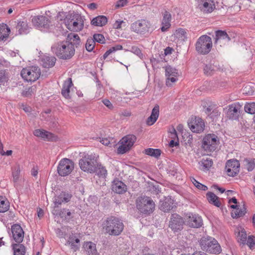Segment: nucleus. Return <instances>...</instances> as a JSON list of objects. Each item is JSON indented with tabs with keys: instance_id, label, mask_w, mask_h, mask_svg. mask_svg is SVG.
<instances>
[{
	"instance_id": "1",
	"label": "nucleus",
	"mask_w": 255,
	"mask_h": 255,
	"mask_svg": "<svg viewBox=\"0 0 255 255\" xmlns=\"http://www.w3.org/2000/svg\"><path fill=\"white\" fill-rule=\"evenodd\" d=\"M52 52L59 59L68 60L71 59L75 54V48L73 44L68 41H63L55 43L51 47Z\"/></svg>"
},
{
	"instance_id": "2",
	"label": "nucleus",
	"mask_w": 255,
	"mask_h": 255,
	"mask_svg": "<svg viewBox=\"0 0 255 255\" xmlns=\"http://www.w3.org/2000/svg\"><path fill=\"white\" fill-rule=\"evenodd\" d=\"M103 228L106 232L112 236H118L124 230V224L122 220L115 216H109L103 222Z\"/></svg>"
},
{
	"instance_id": "3",
	"label": "nucleus",
	"mask_w": 255,
	"mask_h": 255,
	"mask_svg": "<svg viewBox=\"0 0 255 255\" xmlns=\"http://www.w3.org/2000/svg\"><path fill=\"white\" fill-rule=\"evenodd\" d=\"M85 18L81 14L73 12L67 15L64 19V23L66 27L70 30L78 32L84 27Z\"/></svg>"
},
{
	"instance_id": "4",
	"label": "nucleus",
	"mask_w": 255,
	"mask_h": 255,
	"mask_svg": "<svg viewBox=\"0 0 255 255\" xmlns=\"http://www.w3.org/2000/svg\"><path fill=\"white\" fill-rule=\"evenodd\" d=\"M136 206L140 213L149 215L154 211L155 204L150 197L143 196L137 198Z\"/></svg>"
},
{
	"instance_id": "5",
	"label": "nucleus",
	"mask_w": 255,
	"mask_h": 255,
	"mask_svg": "<svg viewBox=\"0 0 255 255\" xmlns=\"http://www.w3.org/2000/svg\"><path fill=\"white\" fill-rule=\"evenodd\" d=\"M201 249L210 254H219L221 248L217 241L211 237H202L200 242Z\"/></svg>"
},
{
	"instance_id": "6",
	"label": "nucleus",
	"mask_w": 255,
	"mask_h": 255,
	"mask_svg": "<svg viewBox=\"0 0 255 255\" xmlns=\"http://www.w3.org/2000/svg\"><path fill=\"white\" fill-rule=\"evenodd\" d=\"M97 158L93 154H86L79 161L80 168L88 173H94L97 167Z\"/></svg>"
},
{
	"instance_id": "7",
	"label": "nucleus",
	"mask_w": 255,
	"mask_h": 255,
	"mask_svg": "<svg viewBox=\"0 0 255 255\" xmlns=\"http://www.w3.org/2000/svg\"><path fill=\"white\" fill-rule=\"evenodd\" d=\"M212 47V41L211 38L206 35L201 36L195 44V48L197 52L200 54L206 55L208 54Z\"/></svg>"
},
{
	"instance_id": "8",
	"label": "nucleus",
	"mask_w": 255,
	"mask_h": 255,
	"mask_svg": "<svg viewBox=\"0 0 255 255\" xmlns=\"http://www.w3.org/2000/svg\"><path fill=\"white\" fill-rule=\"evenodd\" d=\"M40 70L37 66H31L23 68L21 71L22 78L27 82H34L40 77Z\"/></svg>"
},
{
	"instance_id": "9",
	"label": "nucleus",
	"mask_w": 255,
	"mask_h": 255,
	"mask_svg": "<svg viewBox=\"0 0 255 255\" xmlns=\"http://www.w3.org/2000/svg\"><path fill=\"white\" fill-rule=\"evenodd\" d=\"M150 22L145 19L138 20L133 23L131 25V28L134 32L140 34H144L150 32L152 29L151 27Z\"/></svg>"
},
{
	"instance_id": "10",
	"label": "nucleus",
	"mask_w": 255,
	"mask_h": 255,
	"mask_svg": "<svg viewBox=\"0 0 255 255\" xmlns=\"http://www.w3.org/2000/svg\"><path fill=\"white\" fill-rule=\"evenodd\" d=\"M136 140L133 134H128L121 140V145L118 148V153L124 154L129 151Z\"/></svg>"
},
{
	"instance_id": "11",
	"label": "nucleus",
	"mask_w": 255,
	"mask_h": 255,
	"mask_svg": "<svg viewBox=\"0 0 255 255\" xmlns=\"http://www.w3.org/2000/svg\"><path fill=\"white\" fill-rule=\"evenodd\" d=\"M219 143L218 136L214 134H208L203 139L202 147L205 150L209 152L214 151Z\"/></svg>"
},
{
	"instance_id": "12",
	"label": "nucleus",
	"mask_w": 255,
	"mask_h": 255,
	"mask_svg": "<svg viewBox=\"0 0 255 255\" xmlns=\"http://www.w3.org/2000/svg\"><path fill=\"white\" fill-rule=\"evenodd\" d=\"M74 162L68 158L61 160L57 167V171L59 175L65 176L69 175L73 170Z\"/></svg>"
},
{
	"instance_id": "13",
	"label": "nucleus",
	"mask_w": 255,
	"mask_h": 255,
	"mask_svg": "<svg viewBox=\"0 0 255 255\" xmlns=\"http://www.w3.org/2000/svg\"><path fill=\"white\" fill-rule=\"evenodd\" d=\"M184 221L180 215L177 214L171 215L169 222L168 227L174 232L176 233L183 229Z\"/></svg>"
},
{
	"instance_id": "14",
	"label": "nucleus",
	"mask_w": 255,
	"mask_h": 255,
	"mask_svg": "<svg viewBox=\"0 0 255 255\" xmlns=\"http://www.w3.org/2000/svg\"><path fill=\"white\" fill-rule=\"evenodd\" d=\"M33 24L38 28L48 29L52 26L51 20L44 15H37L32 18Z\"/></svg>"
},
{
	"instance_id": "15",
	"label": "nucleus",
	"mask_w": 255,
	"mask_h": 255,
	"mask_svg": "<svg viewBox=\"0 0 255 255\" xmlns=\"http://www.w3.org/2000/svg\"><path fill=\"white\" fill-rule=\"evenodd\" d=\"M240 164L237 159H232L227 161L225 169L229 176L234 177L240 171Z\"/></svg>"
},
{
	"instance_id": "16",
	"label": "nucleus",
	"mask_w": 255,
	"mask_h": 255,
	"mask_svg": "<svg viewBox=\"0 0 255 255\" xmlns=\"http://www.w3.org/2000/svg\"><path fill=\"white\" fill-rule=\"evenodd\" d=\"M198 7L204 13H211L215 8L214 0H199Z\"/></svg>"
},
{
	"instance_id": "17",
	"label": "nucleus",
	"mask_w": 255,
	"mask_h": 255,
	"mask_svg": "<svg viewBox=\"0 0 255 255\" xmlns=\"http://www.w3.org/2000/svg\"><path fill=\"white\" fill-rule=\"evenodd\" d=\"M188 125L193 132L197 133L203 131L205 127L204 122L199 117H195L194 120L188 123Z\"/></svg>"
},
{
	"instance_id": "18",
	"label": "nucleus",
	"mask_w": 255,
	"mask_h": 255,
	"mask_svg": "<svg viewBox=\"0 0 255 255\" xmlns=\"http://www.w3.org/2000/svg\"><path fill=\"white\" fill-rule=\"evenodd\" d=\"M11 232L13 238L16 243H20L22 242L24 233L20 225L14 224L12 226Z\"/></svg>"
},
{
	"instance_id": "19",
	"label": "nucleus",
	"mask_w": 255,
	"mask_h": 255,
	"mask_svg": "<svg viewBox=\"0 0 255 255\" xmlns=\"http://www.w3.org/2000/svg\"><path fill=\"white\" fill-rule=\"evenodd\" d=\"M72 195L66 192H62L58 196H55L54 200L55 207H58L62 203H66L70 201Z\"/></svg>"
},
{
	"instance_id": "20",
	"label": "nucleus",
	"mask_w": 255,
	"mask_h": 255,
	"mask_svg": "<svg viewBox=\"0 0 255 255\" xmlns=\"http://www.w3.org/2000/svg\"><path fill=\"white\" fill-rule=\"evenodd\" d=\"M231 38L225 31L217 30L216 31V37L215 44H225L230 41Z\"/></svg>"
},
{
	"instance_id": "21",
	"label": "nucleus",
	"mask_w": 255,
	"mask_h": 255,
	"mask_svg": "<svg viewBox=\"0 0 255 255\" xmlns=\"http://www.w3.org/2000/svg\"><path fill=\"white\" fill-rule=\"evenodd\" d=\"M188 225L192 228H199L202 225V220L198 215L189 214L187 219Z\"/></svg>"
},
{
	"instance_id": "22",
	"label": "nucleus",
	"mask_w": 255,
	"mask_h": 255,
	"mask_svg": "<svg viewBox=\"0 0 255 255\" xmlns=\"http://www.w3.org/2000/svg\"><path fill=\"white\" fill-rule=\"evenodd\" d=\"M241 107L240 105L232 104L229 106L227 117L231 120H237L240 113Z\"/></svg>"
},
{
	"instance_id": "23",
	"label": "nucleus",
	"mask_w": 255,
	"mask_h": 255,
	"mask_svg": "<svg viewBox=\"0 0 255 255\" xmlns=\"http://www.w3.org/2000/svg\"><path fill=\"white\" fill-rule=\"evenodd\" d=\"M173 204V200L170 197L165 198L163 200H160L159 209L164 212H167L172 209Z\"/></svg>"
},
{
	"instance_id": "24",
	"label": "nucleus",
	"mask_w": 255,
	"mask_h": 255,
	"mask_svg": "<svg viewBox=\"0 0 255 255\" xmlns=\"http://www.w3.org/2000/svg\"><path fill=\"white\" fill-rule=\"evenodd\" d=\"M112 190L118 194H123L127 190V186L121 181L114 180L112 184Z\"/></svg>"
},
{
	"instance_id": "25",
	"label": "nucleus",
	"mask_w": 255,
	"mask_h": 255,
	"mask_svg": "<svg viewBox=\"0 0 255 255\" xmlns=\"http://www.w3.org/2000/svg\"><path fill=\"white\" fill-rule=\"evenodd\" d=\"M83 248L87 255H98L96 245L92 242L85 243Z\"/></svg>"
},
{
	"instance_id": "26",
	"label": "nucleus",
	"mask_w": 255,
	"mask_h": 255,
	"mask_svg": "<svg viewBox=\"0 0 255 255\" xmlns=\"http://www.w3.org/2000/svg\"><path fill=\"white\" fill-rule=\"evenodd\" d=\"M171 19V14L165 11L163 14V17L162 21V26L161 27V30L162 32L166 31L168 28L170 27L171 24L170 21Z\"/></svg>"
},
{
	"instance_id": "27",
	"label": "nucleus",
	"mask_w": 255,
	"mask_h": 255,
	"mask_svg": "<svg viewBox=\"0 0 255 255\" xmlns=\"http://www.w3.org/2000/svg\"><path fill=\"white\" fill-rule=\"evenodd\" d=\"M56 59L54 56L44 55L41 58V65L43 67L49 68L54 66Z\"/></svg>"
},
{
	"instance_id": "28",
	"label": "nucleus",
	"mask_w": 255,
	"mask_h": 255,
	"mask_svg": "<svg viewBox=\"0 0 255 255\" xmlns=\"http://www.w3.org/2000/svg\"><path fill=\"white\" fill-rule=\"evenodd\" d=\"M73 86V84L71 78H69L67 80L64 81L61 90V94L66 99H68L70 98L69 95L70 88Z\"/></svg>"
},
{
	"instance_id": "29",
	"label": "nucleus",
	"mask_w": 255,
	"mask_h": 255,
	"mask_svg": "<svg viewBox=\"0 0 255 255\" xmlns=\"http://www.w3.org/2000/svg\"><path fill=\"white\" fill-rule=\"evenodd\" d=\"M33 134L36 136L40 137L44 139L48 140H52L54 137V135L52 133L40 129H35L33 131Z\"/></svg>"
},
{
	"instance_id": "30",
	"label": "nucleus",
	"mask_w": 255,
	"mask_h": 255,
	"mask_svg": "<svg viewBox=\"0 0 255 255\" xmlns=\"http://www.w3.org/2000/svg\"><path fill=\"white\" fill-rule=\"evenodd\" d=\"M159 113V107L156 105L152 110L151 115L147 120V124L148 125H152L157 121Z\"/></svg>"
},
{
	"instance_id": "31",
	"label": "nucleus",
	"mask_w": 255,
	"mask_h": 255,
	"mask_svg": "<svg viewBox=\"0 0 255 255\" xmlns=\"http://www.w3.org/2000/svg\"><path fill=\"white\" fill-rule=\"evenodd\" d=\"M108 18L104 15H99L93 18L91 23L96 26H103L107 24Z\"/></svg>"
},
{
	"instance_id": "32",
	"label": "nucleus",
	"mask_w": 255,
	"mask_h": 255,
	"mask_svg": "<svg viewBox=\"0 0 255 255\" xmlns=\"http://www.w3.org/2000/svg\"><path fill=\"white\" fill-rule=\"evenodd\" d=\"M80 240L76 238L75 236H70L69 238V240L67 241V245L70 246V248L73 251L75 252L77 251L80 247Z\"/></svg>"
},
{
	"instance_id": "33",
	"label": "nucleus",
	"mask_w": 255,
	"mask_h": 255,
	"mask_svg": "<svg viewBox=\"0 0 255 255\" xmlns=\"http://www.w3.org/2000/svg\"><path fill=\"white\" fill-rule=\"evenodd\" d=\"M206 197L210 204H213L214 206L218 207L221 206V202L219 200V198L213 192H208L207 193Z\"/></svg>"
},
{
	"instance_id": "34",
	"label": "nucleus",
	"mask_w": 255,
	"mask_h": 255,
	"mask_svg": "<svg viewBox=\"0 0 255 255\" xmlns=\"http://www.w3.org/2000/svg\"><path fill=\"white\" fill-rule=\"evenodd\" d=\"M246 212L245 205L243 204L242 207H238L233 211L231 213V216L233 218H238L245 215Z\"/></svg>"
},
{
	"instance_id": "35",
	"label": "nucleus",
	"mask_w": 255,
	"mask_h": 255,
	"mask_svg": "<svg viewBox=\"0 0 255 255\" xmlns=\"http://www.w3.org/2000/svg\"><path fill=\"white\" fill-rule=\"evenodd\" d=\"M10 29L6 24L0 25V41L6 39L9 35Z\"/></svg>"
},
{
	"instance_id": "36",
	"label": "nucleus",
	"mask_w": 255,
	"mask_h": 255,
	"mask_svg": "<svg viewBox=\"0 0 255 255\" xmlns=\"http://www.w3.org/2000/svg\"><path fill=\"white\" fill-rule=\"evenodd\" d=\"M243 164L248 171H252L255 168V159L245 158L243 160Z\"/></svg>"
},
{
	"instance_id": "37",
	"label": "nucleus",
	"mask_w": 255,
	"mask_h": 255,
	"mask_svg": "<svg viewBox=\"0 0 255 255\" xmlns=\"http://www.w3.org/2000/svg\"><path fill=\"white\" fill-rule=\"evenodd\" d=\"M12 250H13L14 254L13 255H24L25 252V247L21 244H14L12 245Z\"/></svg>"
},
{
	"instance_id": "38",
	"label": "nucleus",
	"mask_w": 255,
	"mask_h": 255,
	"mask_svg": "<svg viewBox=\"0 0 255 255\" xmlns=\"http://www.w3.org/2000/svg\"><path fill=\"white\" fill-rule=\"evenodd\" d=\"M15 28L16 31L19 34H25L27 32L28 25L26 22L19 21L17 22Z\"/></svg>"
},
{
	"instance_id": "39",
	"label": "nucleus",
	"mask_w": 255,
	"mask_h": 255,
	"mask_svg": "<svg viewBox=\"0 0 255 255\" xmlns=\"http://www.w3.org/2000/svg\"><path fill=\"white\" fill-rule=\"evenodd\" d=\"M9 203L7 199L3 196H0V212L4 213L8 210Z\"/></svg>"
},
{
	"instance_id": "40",
	"label": "nucleus",
	"mask_w": 255,
	"mask_h": 255,
	"mask_svg": "<svg viewBox=\"0 0 255 255\" xmlns=\"http://www.w3.org/2000/svg\"><path fill=\"white\" fill-rule=\"evenodd\" d=\"M100 178H105L107 175L108 172L106 168L101 164H97L95 172Z\"/></svg>"
},
{
	"instance_id": "41",
	"label": "nucleus",
	"mask_w": 255,
	"mask_h": 255,
	"mask_svg": "<svg viewBox=\"0 0 255 255\" xmlns=\"http://www.w3.org/2000/svg\"><path fill=\"white\" fill-rule=\"evenodd\" d=\"M238 234L237 235L238 241L243 244H246L247 239V235L246 231L244 229H238Z\"/></svg>"
},
{
	"instance_id": "42",
	"label": "nucleus",
	"mask_w": 255,
	"mask_h": 255,
	"mask_svg": "<svg viewBox=\"0 0 255 255\" xmlns=\"http://www.w3.org/2000/svg\"><path fill=\"white\" fill-rule=\"evenodd\" d=\"M143 153L146 155L158 158L161 154V150L159 149L148 148L144 149Z\"/></svg>"
},
{
	"instance_id": "43",
	"label": "nucleus",
	"mask_w": 255,
	"mask_h": 255,
	"mask_svg": "<svg viewBox=\"0 0 255 255\" xmlns=\"http://www.w3.org/2000/svg\"><path fill=\"white\" fill-rule=\"evenodd\" d=\"M217 69V67L214 65V63L206 64L204 67V73L206 75H211Z\"/></svg>"
},
{
	"instance_id": "44",
	"label": "nucleus",
	"mask_w": 255,
	"mask_h": 255,
	"mask_svg": "<svg viewBox=\"0 0 255 255\" xmlns=\"http://www.w3.org/2000/svg\"><path fill=\"white\" fill-rule=\"evenodd\" d=\"M165 76L166 77L174 76H178V71L171 66H167L165 67Z\"/></svg>"
},
{
	"instance_id": "45",
	"label": "nucleus",
	"mask_w": 255,
	"mask_h": 255,
	"mask_svg": "<svg viewBox=\"0 0 255 255\" xmlns=\"http://www.w3.org/2000/svg\"><path fill=\"white\" fill-rule=\"evenodd\" d=\"M122 49H123V46L120 44H118V45H116L114 46L111 47L103 55V59L104 60L106 59L110 54H111L113 52H115L118 50H122Z\"/></svg>"
},
{
	"instance_id": "46",
	"label": "nucleus",
	"mask_w": 255,
	"mask_h": 255,
	"mask_svg": "<svg viewBox=\"0 0 255 255\" xmlns=\"http://www.w3.org/2000/svg\"><path fill=\"white\" fill-rule=\"evenodd\" d=\"M58 214L61 218L65 219H70L72 215L71 212L65 208L61 210Z\"/></svg>"
},
{
	"instance_id": "47",
	"label": "nucleus",
	"mask_w": 255,
	"mask_h": 255,
	"mask_svg": "<svg viewBox=\"0 0 255 255\" xmlns=\"http://www.w3.org/2000/svg\"><path fill=\"white\" fill-rule=\"evenodd\" d=\"M244 109L246 112L250 114H255V103H248L245 105Z\"/></svg>"
},
{
	"instance_id": "48",
	"label": "nucleus",
	"mask_w": 255,
	"mask_h": 255,
	"mask_svg": "<svg viewBox=\"0 0 255 255\" xmlns=\"http://www.w3.org/2000/svg\"><path fill=\"white\" fill-rule=\"evenodd\" d=\"M191 181L195 185V186L199 190L202 191H206L208 189V187L198 181H197L194 177L190 178Z\"/></svg>"
},
{
	"instance_id": "49",
	"label": "nucleus",
	"mask_w": 255,
	"mask_h": 255,
	"mask_svg": "<svg viewBox=\"0 0 255 255\" xmlns=\"http://www.w3.org/2000/svg\"><path fill=\"white\" fill-rule=\"evenodd\" d=\"M95 46V42H94V40L91 37L88 38L85 44L86 50L89 52H91L93 50Z\"/></svg>"
},
{
	"instance_id": "50",
	"label": "nucleus",
	"mask_w": 255,
	"mask_h": 255,
	"mask_svg": "<svg viewBox=\"0 0 255 255\" xmlns=\"http://www.w3.org/2000/svg\"><path fill=\"white\" fill-rule=\"evenodd\" d=\"M35 91L36 87L33 86L25 89V90L22 92V94L24 97H28L31 96L32 94H34Z\"/></svg>"
},
{
	"instance_id": "51",
	"label": "nucleus",
	"mask_w": 255,
	"mask_h": 255,
	"mask_svg": "<svg viewBox=\"0 0 255 255\" xmlns=\"http://www.w3.org/2000/svg\"><path fill=\"white\" fill-rule=\"evenodd\" d=\"M8 79V73L4 69H0V83H4Z\"/></svg>"
},
{
	"instance_id": "52",
	"label": "nucleus",
	"mask_w": 255,
	"mask_h": 255,
	"mask_svg": "<svg viewBox=\"0 0 255 255\" xmlns=\"http://www.w3.org/2000/svg\"><path fill=\"white\" fill-rule=\"evenodd\" d=\"M20 172V167L19 165H17L14 167V170L12 172L13 179L14 182H17V181L18 180Z\"/></svg>"
},
{
	"instance_id": "53",
	"label": "nucleus",
	"mask_w": 255,
	"mask_h": 255,
	"mask_svg": "<svg viewBox=\"0 0 255 255\" xmlns=\"http://www.w3.org/2000/svg\"><path fill=\"white\" fill-rule=\"evenodd\" d=\"M93 39L94 42H98L100 43H104L105 41V37L103 35L101 34H95L93 36Z\"/></svg>"
},
{
	"instance_id": "54",
	"label": "nucleus",
	"mask_w": 255,
	"mask_h": 255,
	"mask_svg": "<svg viewBox=\"0 0 255 255\" xmlns=\"http://www.w3.org/2000/svg\"><path fill=\"white\" fill-rule=\"evenodd\" d=\"M202 164L204 169L208 170L212 166L213 161L212 159H207L202 161Z\"/></svg>"
},
{
	"instance_id": "55",
	"label": "nucleus",
	"mask_w": 255,
	"mask_h": 255,
	"mask_svg": "<svg viewBox=\"0 0 255 255\" xmlns=\"http://www.w3.org/2000/svg\"><path fill=\"white\" fill-rule=\"evenodd\" d=\"M178 76H171L167 77L166 81V84L167 86H171L172 84L175 83L177 80Z\"/></svg>"
},
{
	"instance_id": "56",
	"label": "nucleus",
	"mask_w": 255,
	"mask_h": 255,
	"mask_svg": "<svg viewBox=\"0 0 255 255\" xmlns=\"http://www.w3.org/2000/svg\"><path fill=\"white\" fill-rule=\"evenodd\" d=\"M123 25L124 26H126V22L124 21L123 20H116L115 23L113 24V27L115 29H120L122 28Z\"/></svg>"
},
{
	"instance_id": "57",
	"label": "nucleus",
	"mask_w": 255,
	"mask_h": 255,
	"mask_svg": "<svg viewBox=\"0 0 255 255\" xmlns=\"http://www.w3.org/2000/svg\"><path fill=\"white\" fill-rule=\"evenodd\" d=\"M255 238L253 236H249L248 238L247 239L246 244L251 248L255 244Z\"/></svg>"
},
{
	"instance_id": "58",
	"label": "nucleus",
	"mask_w": 255,
	"mask_h": 255,
	"mask_svg": "<svg viewBox=\"0 0 255 255\" xmlns=\"http://www.w3.org/2000/svg\"><path fill=\"white\" fill-rule=\"evenodd\" d=\"M127 2V0H119L117 2L116 7L119 8L125 6Z\"/></svg>"
},
{
	"instance_id": "59",
	"label": "nucleus",
	"mask_w": 255,
	"mask_h": 255,
	"mask_svg": "<svg viewBox=\"0 0 255 255\" xmlns=\"http://www.w3.org/2000/svg\"><path fill=\"white\" fill-rule=\"evenodd\" d=\"M68 38L72 41H75V40H79L80 37L77 34L75 33H71L68 35Z\"/></svg>"
},
{
	"instance_id": "60",
	"label": "nucleus",
	"mask_w": 255,
	"mask_h": 255,
	"mask_svg": "<svg viewBox=\"0 0 255 255\" xmlns=\"http://www.w3.org/2000/svg\"><path fill=\"white\" fill-rule=\"evenodd\" d=\"M99 139H100V141L104 145L108 146L110 143L109 139H108L107 138H99Z\"/></svg>"
},
{
	"instance_id": "61",
	"label": "nucleus",
	"mask_w": 255,
	"mask_h": 255,
	"mask_svg": "<svg viewBox=\"0 0 255 255\" xmlns=\"http://www.w3.org/2000/svg\"><path fill=\"white\" fill-rule=\"evenodd\" d=\"M103 103L106 107H108L109 109H112L113 107L112 104L109 100L107 99L103 100Z\"/></svg>"
},
{
	"instance_id": "62",
	"label": "nucleus",
	"mask_w": 255,
	"mask_h": 255,
	"mask_svg": "<svg viewBox=\"0 0 255 255\" xmlns=\"http://www.w3.org/2000/svg\"><path fill=\"white\" fill-rule=\"evenodd\" d=\"M176 33L179 36H184L186 33L185 30L182 28H179L177 30Z\"/></svg>"
},
{
	"instance_id": "63",
	"label": "nucleus",
	"mask_w": 255,
	"mask_h": 255,
	"mask_svg": "<svg viewBox=\"0 0 255 255\" xmlns=\"http://www.w3.org/2000/svg\"><path fill=\"white\" fill-rule=\"evenodd\" d=\"M173 50V48L170 47H167L164 49V54L165 55H169L172 53Z\"/></svg>"
},
{
	"instance_id": "64",
	"label": "nucleus",
	"mask_w": 255,
	"mask_h": 255,
	"mask_svg": "<svg viewBox=\"0 0 255 255\" xmlns=\"http://www.w3.org/2000/svg\"><path fill=\"white\" fill-rule=\"evenodd\" d=\"M178 145V141H175L174 140H171L169 143V145L170 147H173Z\"/></svg>"
}]
</instances>
